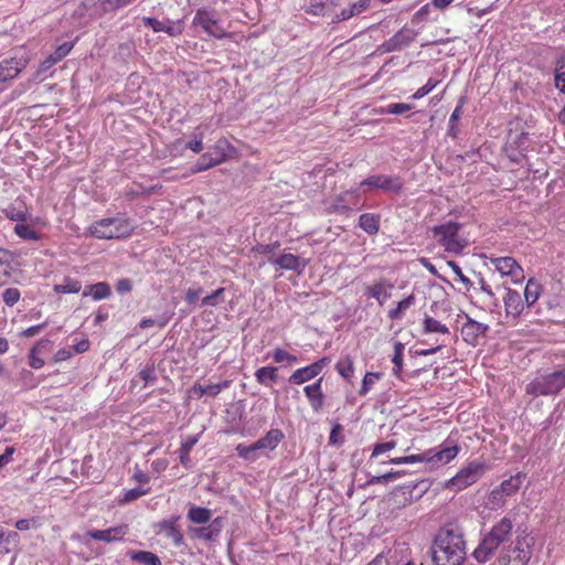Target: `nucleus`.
<instances>
[{
  "label": "nucleus",
  "mask_w": 565,
  "mask_h": 565,
  "mask_svg": "<svg viewBox=\"0 0 565 565\" xmlns=\"http://www.w3.org/2000/svg\"><path fill=\"white\" fill-rule=\"evenodd\" d=\"M466 558V542L459 526L447 523L441 526L433 542L435 565H460Z\"/></svg>",
  "instance_id": "nucleus-1"
},
{
  "label": "nucleus",
  "mask_w": 565,
  "mask_h": 565,
  "mask_svg": "<svg viewBox=\"0 0 565 565\" xmlns=\"http://www.w3.org/2000/svg\"><path fill=\"white\" fill-rule=\"evenodd\" d=\"M513 531V521L503 516L484 535L478 547L473 551V557L479 563L488 562L500 545L510 541Z\"/></svg>",
  "instance_id": "nucleus-2"
},
{
  "label": "nucleus",
  "mask_w": 565,
  "mask_h": 565,
  "mask_svg": "<svg viewBox=\"0 0 565 565\" xmlns=\"http://www.w3.org/2000/svg\"><path fill=\"white\" fill-rule=\"evenodd\" d=\"M135 225L129 217L117 214L114 217H105L92 223L87 232L98 239L126 238L134 232Z\"/></svg>",
  "instance_id": "nucleus-3"
},
{
  "label": "nucleus",
  "mask_w": 565,
  "mask_h": 565,
  "mask_svg": "<svg viewBox=\"0 0 565 565\" xmlns=\"http://www.w3.org/2000/svg\"><path fill=\"white\" fill-rule=\"evenodd\" d=\"M459 450V446L456 443L447 439L438 449H429L417 455L395 457L390 462L394 465L426 462L431 465V467H438L454 460L458 456Z\"/></svg>",
  "instance_id": "nucleus-4"
},
{
  "label": "nucleus",
  "mask_w": 565,
  "mask_h": 565,
  "mask_svg": "<svg viewBox=\"0 0 565 565\" xmlns=\"http://www.w3.org/2000/svg\"><path fill=\"white\" fill-rule=\"evenodd\" d=\"M237 149L225 137H222L198 159L191 171L193 173L202 172L230 159L237 158Z\"/></svg>",
  "instance_id": "nucleus-5"
},
{
  "label": "nucleus",
  "mask_w": 565,
  "mask_h": 565,
  "mask_svg": "<svg viewBox=\"0 0 565 565\" xmlns=\"http://www.w3.org/2000/svg\"><path fill=\"white\" fill-rule=\"evenodd\" d=\"M563 388H565V369L535 377L526 385L525 392L532 396H546L556 395Z\"/></svg>",
  "instance_id": "nucleus-6"
},
{
  "label": "nucleus",
  "mask_w": 565,
  "mask_h": 565,
  "mask_svg": "<svg viewBox=\"0 0 565 565\" xmlns=\"http://www.w3.org/2000/svg\"><path fill=\"white\" fill-rule=\"evenodd\" d=\"M459 228L460 225L458 223L450 221L433 227L431 232L447 252L460 253L465 248V244L459 238Z\"/></svg>",
  "instance_id": "nucleus-7"
},
{
  "label": "nucleus",
  "mask_w": 565,
  "mask_h": 565,
  "mask_svg": "<svg viewBox=\"0 0 565 565\" xmlns=\"http://www.w3.org/2000/svg\"><path fill=\"white\" fill-rule=\"evenodd\" d=\"M486 470V466L480 461H471L461 468L451 479H449L445 487L455 491H460L467 487L476 483Z\"/></svg>",
  "instance_id": "nucleus-8"
},
{
  "label": "nucleus",
  "mask_w": 565,
  "mask_h": 565,
  "mask_svg": "<svg viewBox=\"0 0 565 565\" xmlns=\"http://www.w3.org/2000/svg\"><path fill=\"white\" fill-rule=\"evenodd\" d=\"M193 23L196 26H200L205 33L211 36L222 39L224 36H230L231 34L226 33L223 28L217 14L214 10L200 9L198 10Z\"/></svg>",
  "instance_id": "nucleus-9"
},
{
  "label": "nucleus",
  "mask_w": 565,
  "mask_h": 565,
  "mask_svg": "<svg viewBox=\"0 0 565 565\" xmlns=\"http://www.w3.org/2000/svg\"><path fill=\"white\" fill-rule=\"evenodd\" d=\"M490 264L501 275V277L510 278L511 282L520 284L524 280V270L522 266L510 256L489 257Z\"/></svg>",
  "instance_id": "nucleus-10"
},
{
  "label": "nucleus",
  "mask_w": 565,
  "mask_h": 565,
  "mask_svg": "<svg viewBox=\"0 0 565 565\" xmlns=\"http://www.w3.org/2000/svg\"><path fill=\"white\" fill-rule=\"evenodd\" d=\"M330 362L329 356H323L310 365L294 371L288 381L292 385H301L318 376Z\"/></svg>",
  "instance_id": "nucleus-11"
},
{
  "label": "nucleus",
  "mask_w": 565,
  "mask_h": 565,
  "mask_svg": "<svg viewBox=\"0 0 565 565\" xmlns=\"http://www.w3.org/2000/svg\"><path fill=\"white\" fill-rule=\"evenodd\" d=\"M361 185H367L385 192L399 193L403 190L404 183L397 175L374 174L364 179Z\"/></svg>",
  "instance_id": "nucleus-12"
},
{
  "label": "nucleus",
  "mask_w": 565,
  "mask_h": 565,
  "mask_svg": "<svg viewBox=\"0 0 565 565\" xmlns=\"http://www.w3.org/2000/svg\"><path fill=\"white\" fill-rule=\"evenodd\" d=\"M416 36L417 32L415 30L404 26L399 31H397L392 38L383 42L380 49L383 53L399 51L408 46L413 41H415Z\"/></svg>",
  "instance_id": "nucleus-13"
},
{
  "label": "nucleus",
  "mask_w": 565,
  "mask_h": 565,
  "mask_svg": "<svg viewBox=\"0 0 565 565\" xmlns=\"http://www.w3.org/2000/svg\"><path fill=\"white\" fill-rule=\"evenodd\" d=\"M503 305L505 318L512 320L513 322H515L520 318V316L526 308V305L521 294L511 288L505 289V294L503 296Z\"/></svg>",
  "instance_id": "nucleus-14"
},
{
  "label": "nucleus",
  "mask_w": 565,
  "mask_h": 565,
  "mask_svg": "<svg viewBox=\"0 0 565 565\" xmlns=\"http://www.w3.org/2000/svg\"><path fill=\"white\" fill-rule=\"evenodd\" d=\"M29 60L24 55L13 56L0 62V83L14 79L28 65Z\"/></svg>",
  "instance_id": "nucleus-15"
},
{
  "label": "nucleus",
  "mask_w": 565,
  "mask_h": 565,
  "mask_svg": "<svg viewBox=\"0 0 565 565\" xmlns=\"http://www.w3.org/2000/svg\"><path fill=\"white\" fill-rule=\"evenodd\" d=\"M393 288L394 285L390 280L382 278L372 285L365 286L364 295L367 298L375 299L380 306H383L391 298Z\"/></svg>",
  "instance_id": "nucleus-16"
},
{
  "label": "nucleus",
  "mask_w": 565,
  "mask_h": 565,
  "mask_svg": "<svg viewBox=\"0 0 565 565\" xmlns=\"http://www.w3.org/2000/svg\"><path fill=\"white\" fill-rule=\"evenodd\" d=\"M268 262L280 269L292 270L298 274H301L308 264L306 259L290 253H282L277 257H269Z\"/></svg>",
  "instance_id": "nucleus-17"
},
{
  "label": "nucleus",
  "mask_w": 565,
  "mask_h": 565,
  "mask_svg": "<svg viewBox=\"0 0 565 565\" xmlns=\"http://www.w3.org/2000/svg\"><path fill=\"white\" fill-rule=\"evenodd\" d=\"M531 557V552L529 546H524V544L518 540L514 546H511L507 550L505 554L502 556V559L505 565H526Z\"/></svg>",
  "instance_id": "nucleus-18"
},
{
  "label": "nucleus",
  "mask_w": 565,
  "mask_h": 565,
  "mask_svg": "<svg viewBox=\"0 0 565 565\" xmlns=\"http://www.w3.org/2000/svg\"><path fill=\"white\" fill-rule=\"evenodd\" d=\"M128 529L127 525H118L113 526L106 530H89L86 532L85 536H88L96 541H103L106 543H113L116 541H120L127 534Z\"/></svg>",
  "instance_id": "nucleus-19"
},
{
  "label": "nucleus",
  "mask_w": 565,
  "mask_h": 565,
  "mask_svg": "<svg viewBox=\"0 0 565 565\" xmlns=\"http://www.w3.org/2000/svg\"><path fill=\"white\" fill-rule=\"evenodd\" d=\"M489 331V326L468 318L461 328L462 339L469 344H476Z\"/></svg>",
  "instance_id": "nucleus-20"
},
{
  "label": "nucleus",
  "mask_w": 565,
  "mask_h": 565,
  "mask_svg": "<svg viewBox=\"0 0 565 565\" xmlns=\"http://www.w3.org/2000/svg\"><path fill=\"white\" fill-rule=\"evenodd\" d=\"M323 377H319L315 383L306 385L303 393L311 408L316 412L322 409L324 405V394L322 391Z\"/></svg>",
  "instance_id": "nucleus-21"
},
{
  "label": "nucleus",
  "mask_w": 565,
  "mask_h": 565,
  "mask_svg": "<svg viewBox=\"0 0 565 565\" xmlns=\"http://www.w3.org/2000/svg\"><path fill=\"white\" fill-rule=\"evenodd\" d=\"M284 439V433L278 428H271L266 435L255 441L257 450L273 451Z\"/></svg>",
  "instance_id": "nucleus-22"
},
{
  "label": "nucleus",
  "mask_w": 565,
  "mask_h": 565,
  "mask_svg": "<svg viewBox=\"0 0 565 565\" xmlns=\"http://www.w3.org/2000/svg\"><path fill=\"white\" fill-rule=\"evenodd\" d=\"M231 384V381H223L221 383H216V384H207V385H203V384H195L190 393L192 394V396H195L198 398L204 396V395H209V396H216L221 393L222 390L224 388H227Z\"/></svg>",
  "instance_id": "nucleus-23"
},
{
  "label": "nucleus",
  "mask_w": 565,
  "mask_h": 565,
  "mask_svg": "<svg viewBox=\"0 0 565 565\" xmlns=\"http://www.w3.org/2000/svg\"><path fill=\"white\" fill-rule=\"evenodd\" d=\"M371 6V0H359L350 6V8H345L341 10L333 18V22H341L349 20L350 18L358 15L364 11H366Z\"/></svg>",
  "instance_id": "nucleus-24"
},
{
  "label": "nucleus",
  "mask_w": 565,
  "mask_h": 565,
  "mask_svg": "<svg viewBox=\"0 0 565 565\" xmlns=\"http://www.w3.org/2000/svg\"><path fill=\"white\" fill-rule=\"evenodd\" d=\"M111 295V289L108 282L99 281L93 285L85 286L82 296L92 298L96 301L107 299Z\"/></svg>",
  "instance_id": "nucleus-25"
},
{
  "label": "nucleus",
  "mask_w": 565,
  "mask_h": 565,
  "mask_svg": "<svg viewBox=\"0 0 565 565\" xmlns=\"http://www.w3.org/2000/svg\"><path fill=\"white\" fill-rule=\"evenodd\" d=\"M20 543V536L14 531H7L0 525V555L10 553Z\"/></svg>",
  "instance_id": "nucleus-26"
},
{
  "label": "nucleus",
  "mask_w": 565,
  "mask_h": 565,
  "mask_svg": "<svg viewBox=\"0 0 565 565\" xmlns=\"http://www.w3.org/2000/svg\"><path fill=\"white\" fill-rule=\"evenodd\" d=\"M542 285L534 278H530L524 287L523 299L527 308L533 307L542 294Z\"/></svg>",
  "instance_id": "nucleus-27"
},
{
  "label": "nucleus",
  "mask_w": 565,
  "mask_h": 565,
  "mask_svg": "<svg viewBox=\"0 0 565 565\" xmlns=\"http://www.w3.org/2000/svg\"><path fill=\"white\" fill-rule=\"evenodd\" d=\"M524 478V473L518 472L516 475L511 476L509 479L503 480L498 489L503 494V497H512L520 490Z\"/></svg>",
  "instance_id": "nucleus-28"
},
{
  "label": "nucleus",
  "mask_w": 565,
  "mask_h": 565,
  "mask_svg": "<svg viewBox=\"0 0 565 565\" xmlns=\"http://www.w3.org/2000/svg\"><path fill=\"white\" fill-rule=\"evenodd\" d=\"M256 382L260 385L268 386L273 383L278 382V367L276 366H263L255 371Z\"/></svg>",
  "instance_id": "nucleus-29"
},
{
  "label": "nucleus",
  "mask_w": 565,
  "mask_h": 565,
  "mask_svg": "<svg viewBox=\"0 0 565 565\" xmlns=\"http://www.w3.org/2000/svg\"><path fill=\"white\" fill-rule=\"evenodd\" d=\"M381 217L374 213H364L359 217V226L370 235H375L380 231Z\"/></svg>",
  "instance_id": "nucleus-30"
},
{
  "label": "nucleus",
  "mask_w": 565,
  "mask_h": 565,
  "mask_svg": "<svg viewBox=\"0 0 565 565\" xmlns=\"http://www.w3.org/2000/svg\"><path fill=\"white\" fill-rule=\"evenodd\" d=\"M416 298L413 294L405 297L403 300L396 303L395 308H392L387 312V317L390 320L395 321L403 318L406 310H408L412 306L415 305Z\"/></svg>",
  "instance_id": "nucleus-31"
},
{
  "label": "nucleus",
  "mask_w": 565,
  "mask_h": 565,
  "mask_svg": "<svg viewBox=\"0 0 565 565\" xmlns=\"http://www.w3.org/2000/svg\"><path fill=\"white\" fill-rule=\"evenodd\" d=\"M128 556L132 562L140 565H161V559L149 551H130Z\"/></svg>",
  "instance_id": "nucleus-32"
},
{
  "label": "nucleus",
  "mask_w": 565,
  "mask_h": 565,
  "mask_svg": "<svg viewBox=\"0 0 565 565\" xmlns=\"http://www.w3.org/2000/svg\"><path fill=\"white\" fill-rule=\"evenodd\" d=\"M3 213L9 220L19 223L25 222L29 217L28 209L22 202L10 204Z\"/></svg>",
  "instance_id": "nucleus-33"
},
{
  "label": "nucleus",
  "mask_w": 565,
  "mask_h": 565,
  "mask_svg": "<svg viewBox=\"0 0 565 565\" xmlns=\"http://www.w3.org/2000/svg\"><path fill=\"white\" fill-rule=\"evenodd\" d=\"M335 370L340 376L350 381L354 375V362L351 355H343L335 364Z\"/></svg>",
  "instance_id": "nucleus-34"
},
{
  "label": "nucleus",
  "mask_w": 565,
  "mask_h": 565,
  "mask_svg": "<svg viewBox=\"0 0 565 565\" xmlns=\"http://www.w3.org/2000/svg\"><path fill=\"white\" fill-rule=\"evenodd\" d=\"M13 255L10 250L0 247V284H3L12 270Z\"/></svg>",
  "instance_id": "nucleus-35"
},
{
  "label": "nucleus",
  "mask_w": 565,
  "mask_h": 565,
  "mask_svg": "<svg viewBox=\"0 0 565 565\" xmlns=\"http://www.w3.org/2000/svg\"><path fill=\"white\" fill-rule=\"evenodd\" d=\"M423 332L424 333H440V334H448L449 328L440 322L439 320L430 317L425 316L423 321Z\"/></svg>",
  "instance_id": "nucleus-36"
},
{
  "label": "nucleus",
  "mask_w": 565,
  "mask_h": 565,
  "mask_svg": "<svg viewBox=\"0 0 565 565\" xmlns=\"http://www.w3.org/2000/svg\"><path fill=\"white\" fill-rule=\"evenodd\" d=\"M13 232L22 239L38 242L41 239V234L33 230L30 225L18 223L13 227Z\"/></svg>",
  "instance_id": "nucleus-37"
},
{
  "label": "nucleus",
  "mask_w": 565,
  "mask_h": 565,
  "mask_svg": "<svg viewBox=\"0 0 565 565\" xmlns=\"http://www.w3.org/2000/svg\"><path fill=\"white\" fill-rule=\"evenodd\" d=\"M53 289L56 294H77L82 289V284L76 279L66 277L62 284L55 285Z\"/></svg>",
  "instance_id": "nucleus-38"
},
{
  "label": "nucleus",
  "mask_w": 565,
  "mask_h": 565,
  "mask_svg": "<svg viewBox=\"0 0 565 565\" xmlns=\"http://www.w3.org/2000/svg\"><path fill=\"white\" fill-rule=\"evenodd\" d=\"M394 354L392 358V362L394 364L393 374L396 377H401L402 369H403V360H404V350L405 347L402 342L394 343Z\"/></svg>",
  "instance_id": "nucleus-39"
},
{
  "label": "nucleus",
  "mask_w": 565,
  "mask_h": 565,
  "mask_svg": "<svg viewBox=\"0 0 565 565\" xmlns=\"http://www.w3.org/2000/svg\"><path fill=\"white\" fill-rule=\"evenodd\" d=\"M159 527L160 529L156 531L157 534L164 533L177 543V516L172 515L169 520L160 522Z\"/></svg>",
  "instance_id": "nucleus-40"
},
{
  "label": "nucleus",
  "mask_w": 565,
  "mask_h": 565,
  "mask_svg": "<svg viewBox=\"0 0 565 565\" xmlns=\"http://www.w3.org/2000/svg\"><path fill=\"white\" fill-rule=\"evenodd\" d=\"M225 288L221 287L201 299V307H217L224 301Z\"/></svg>",
  "instance_id": "nucleus-41"
},
{
  "label": "nucleus",
  "mask_w": 565,
  "mask_h": 565,
  "mask_svg": "<svg viewBox=\"0 0 565 565\" xmlns=\"http://www.w3.org/2000/svg\"><path fill=\"white\" fill-rule=\"evenodd\" d=\"M189 518L198 524L206 523L211 519V511L205 508L194 507L190 509Z\"/></svg>",
  "instance_id": "nucleus-42"
},
{
  "label": "nucleus",
  "mask_w": 565,
  "mask_h": 565,
  "mask_svg": "<svg viewBox=\"0 0 565 565\" xmlns=\"http://www.w3.org/2000/svg\"><path fill=\"white\" fill-rule=\"evenodd\" d=\"M271 358L276 363H287L288 365H292L298 362V358L296 355L288 353L281 348L274 349Z\"/></svg>",
  "instance_id": "nucleus-43"
},
{
  "label": "nucleus",
  "mask_w": 565,
  "mask_h": 565,
  "mask_svg": "<svg viewBox=\"0 0 565 565\" xmlns=\"http://www.w3.org/2000/svg\"><path fill=\"white\" fill-rule=\"evenodd\" d=\"M465 102H466L465 97H461L459 99L458 105L456 106L455 110L450 115L448 135L451 136L452 138H455L457 136L456 126H457L458 119L461 116V111H462V107L465 105Z\"/></svg>",
  "instance_id": "nucleus-44"
},
{
  "label": "nucleus",
  "mask_w": 565,
  "mask_h": 565,
  "mask_svg": "<svg viewBox=\"0 0 565 565\" xmlns=\"http://www.w3.org/2000/svg\"><path fill=\"white\" fill-rule=\"evenodd\" d=\"M382 375L383 374L380 372H367L363 377L359 394L361 396L366 395L371 391L374 383L379 381L382 377Z\"/></svg>",
  "instance_id": "nucleus-45"
},
{
  "label": "nucleus",
  "mask_w": 565,
  "mask_h": 565,
  "mask_svg": "<svg viewBox=\"0 0 565 565\" xmlns=\"http://www.w3.org/2000/svg\"><path fill=\"white\" fill-rule=\"evenodd\" d=\"M74 47V42H64L60 44L53 53L50 54L52 60L56 62H61L65 56L70 54L72 49Z\"/></svg>",
  "instance_id": "nucleus-46"
},
{
  "label": "nucleus",
  "mask_w": 565,
  "mask_h": 565,
  "mask_svg": "<svg viewBox=\"0 0 565 565\" xmlns=\"http://www.w3.org/2000/svg\"><path fill=\"white\" fill-rule=\"evenodd\" d=\"M237 455L245 459V460H255L256 457H255V451H257V448L255 446V443L247 446V445H244V444H238L235 448Z\"/></svg>",
  "instance_id": "nucleus-47"
},
{
  "label": "nucleus",
  "mask_w": 565,
  "mask_h": 565,
  "mask_svg": "<svg viewBox=\"0 0 565 565\" xmlns=\"http://www.w3.org/2000/svg\"><path fill=\"white\" fill-rule=\"evenodd\" d=\"M413 108V105L406 104V103H392L388 104L384 109L383 113L391 114V115H401L406 111H409Z\"/></svg>",
  "instance_id": "nucleus-48"
},
{
  "label": "nucleus",
  "mask_w": 565,
  "mask_h": 565,
  "mask_svg": "<svg viewBox=\"0 0 565 565\" xmlns=\"http://www.w3.org/2000/svg\"><path fill=\"white\" fill-rule=\"evenodd\" d=\"M148 492V489H142L141 487L134 488L130 490L125 491L122 498L119 500L120 503H130L141 495L146 494Z\"/></svg>",
  "instance_id": "nucleus-49"
},
{
  "label": "nucleus",
  "mask_w": 565,
  "mask_h": 565,
  "mask_svg": "<svg viewBox=\"0 0 565 565\" xmlns=\"http://www.w3.org/2000/svg\"><path fill=\"white\" fill-rule=\"evenodd\" d=\"M405 472L404 471H390L387 473H384V475H381V476H375V477H372L370 479V483L371 484H380V483H386L388 482L390 480H393V479H396V478H399L402 476H404Z\"/></svg>",
  "instance_id": "nucleus-50"
},
{
  "label": "nucleus",
  "mask_w": 565,
  "mask_h": 565,
  "mask_svg": "<svg viewBox=\"0 0 565 565\" xmlns=\"http://www.w3.org/2000/svg\"><path fill=\"white\" fill-rule=\"evenodd\" d=\"M21 297V292L18 288H7L2 292V299L7 306H14Z\"/></svg>",
  "instance_id": "nucleus-51"
},
{
  "label": "nucleus",
  "mask_w": 565,
  "mask_h": 565,
  "mask_svg": "<svg viewBox=\"0 0 565 565\" xmlns=\"http://www.w3.org/2000/svg\"><path fill=\"white\" fill-rule=\"evenodd\" d=\"M145 23L146 25L151 26L154 32L166 31L169 34L173 35V26H166L164 22L159 21L156 18H146Z\"/></svg>",
  "instance_id": "nucleus-52"
},
{
  "label": "nucleus",
  "mask_w": 565,
  "mask_h": 565,
  "mask_svg": "<svg viewBox=\"0 0 565 565\" xmlns=\"http://www.w3.org/2000/svg\"><path fill=\"white\" fill-rule=\"evenodd\" d=\"M134 0H103L102 8L105 12L115 11L130 4Z\"/></svg>",
  "instance_id": "nucleus-53"
},
{
  "label": "nucleus",
  "mask_w": 565,
  "mask_h": 565,
  "mask_svg": "<svg viewBox=\"0 0 565 565\" xmlns=\"http://www.w3.org/2000/svg\"><path fill=\"white\" fill-rule=\"evenodd\" d=\"M438 82L434 78H429L427 81V83L419 87L413 95H412V98L413 99H419V98H423L424 96H426L427 94H429L436 86H437Z\"/></svg>",
  "instance_id": "nucleus-54"
},
{
  "label": "nucleus",
  "mask_w": 565,
  "mask_h": 565,
  "mask_svg": "<svg viewBox=\"0 0 565 565\" xmlns=\"http://www.w3.org/2000/svg\"><path fill=\"white\" fill-rule=\"evenodd\" d=\"M396 445L397 443L395 440L379 443L374 445L371 457H377L384 452L391 451L396 447Z\"/></svg>",
  "instance_id": "nucleus-55"
},
{
  "label": "nucleus",
  "mask_w": 565,
  "mask_h": 565,
  "mask_svg": "<svg viewBox=\"0 0 565 565\" xmlns=\"http://www.w3.org/2000/svg\"><path fill=\"white\" fill-rule=\"evenodd\" d=\"M40 525H41V522L36 518L21 519V520H18L14 524L15 529L19 531H26L31 527H39Z\"/></svg>",
  "instance_id": "nucleus-56"
},
{
  "label": "nucleus",
  "mask_w": 565,
  "mask_h": 565,
  "mask_svg": "<svg viewBox=\"0 0 565 565\" xmlns=\"http://www.w3.org/2000/svg\"><path fill=\"white\" fill-rule=\"evenodd\" d=\"M342 425L339 423H335L331 429L329 443L333 445H339L344 441V437L342 435Z\"/></svg>",
  "instance_id": "nucleus-57"
},
{
  "label": "nucleus",
  "mask_w": 565,
  "mask_h": 565,
  "mask_svg": "<svg viewBox=\"0 0 565 565\" xmlns=\"http://www.w3.org/2000/svg\"><path fill=\"white\" fill-rule=\"evenodd\" d=\"M47 326V321L43 322V323H40V324H35V326H32L23 331L20 332V337L21 338H32V337H35L38 335L41 331H43L45 329V327Z\"/></svg>",
  "instance_id": "nucleus-58"
},
{
  "label": "nucleus",
  "mask_w": 565,
  "mask_h": 565,
  "mask_svg": "<svg viewBox=\"0 0 565 565\" xmlns=\"http://www.w3.org/2000/svg\"><path fill=\"white\" fill-rule=\"evenodd\" d=\"M505 502V497L499 491L498 488L493 489L489 495V503L492 507H503Z\"/></svg>",
  "instance_id": "nucleus-59"
},
{
  "label": "nucleus",
  "mask_w": 565,
  "mask_h": 565,
  "mask_svg": "<svg viewBox=\"0 0 565 565\" xmlns=\"http://www.w3.org/2000/svg\"><path fill=\"white\" fill-rule=\"evenodd\" d=\"M203 289L201 287L199 288H190L185 292V301L189 305H195L202 294Z\"/></svg>",
  "instance_id": "nucleus-60"
},
{
  "label": "nucleus",
  "mask_w": 565,
  "mask_h": 565,
  "mask_svg": "<svg viewBox=\"0 0 565 565\" xmlns=\"http://www.w3.org/2000/svg\"><path fill=\"white\" fill-rule=\"evenodd\" d=\"M55 64L56 62L52 60V57L49 55L44 61L40 63L39 68L36 71V77L47 73Z\"/></svg>",
  "instance_id": "nucleus-61"
},
{
  "label": "nucleus",
  "mask_w": 565,
  "mask_h": 565,
  "mask_svg": "<svg viewBox=\"0 0 565 565\" xmlns=\"http://www.w3.org/2000/svg\"><path fill=\"white\" fill-rule=\"evenodd\" d=\"M131 289H132V282L128 278H121L116 284V291L118 294H121V295L128 294L131 291Z\"/></svg>",
  "instance_id": "nucleus-62"
},
{
  "label": "nucleus",
  "mask_w": 565,
  "mask_h": 565,
  "mask_svg": "<svg viewBox=\"0 0 565 565\" xmlns=\"http://www.w3.org/2000/svg\"><path fill=\"white\" fill-rule=\"evenodd\" d=\"M138 376L145 382L146 385L151 383L154 380V367L146 366L139 372Z\"/></svg>",
  "instance_id": "nucleus-63"
},
{
  "label": "nucleus",
  "mask_w": 565,
  "mask_h": 565,
  "mask_svg": "<svg viewBox=\"0 0 565 565\" xmlns=\"http://www.w3.org/2000/svg\"><path fill=\"white\" fill-rule=\"evenodd\" d=\"M185 148L192 150L195 153H199L203 149V137H195L194 139L188 141L185 143Z\"/></svg>",
  "instance_id": "nucleus-64"
}]
</instances>
